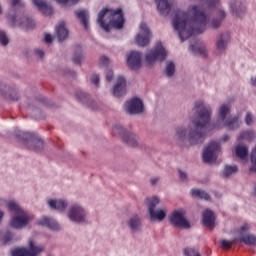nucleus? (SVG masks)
<instances>
[{
	"mask_svg": "<svg viewBox=\"0 0 256 256\" xmlns=\"http://www.w3.org/2000/svg\"><path fill=\"white\" fill-rule=\"evenodd\" d=\"M194 115L191 118V124L187 127L179 126L176 128L174 139L178 143L188 141L190 145H199L205 141V135L210 129H221L225 125V121L231 115V102H224L218 107V118L213 126H211V116L213 109L209 104H205L203 100H197L194 104Z\"/></svg>",
	"mask_w": 256,
	"mask_h": 256,
	"instance_id": "f257e3e1",
	"label": "nucleus"
},
{
	"mask_svg": "<svg viewBox=\"0 0 256 256\" xmlns=\"http://www.w3.org/2000/svg\"><path fill=\"white\" fill-rule=\"evenodd\" d=\"M215 9V17L211 19V14L200 4H192L186 11L177 10L172 19L174 30L178 33L181 41H187L192 35L204 33L207 27L219 29L227 17V11L221 6Z\"/></svg>",
	"mask_w": 256,
	"mask_h": 256,
	"instance_id": "f03ea898",
	"label": "nucleus"
},
{
	"mask_svg": "<svg viewBox=\"0 0 256 256\" xmlns=\"http://www.w3.org/2000/svg\"><path fill=\"white\" fill-rule=\"evenodd\" d=\"M97 23L101 29L109 33L111 27H114V29H123L125 18L123 17L121 8L116 10L104 8L98 14Z\"/></svg>",
	"mask_w": 256,
	"mask_h": 256,
	"instance_id": "7ed1b4c3",
	"label": "nucleus"
},
{
	"mask_svg": "<svg viewBox=\"0 0 256 256\" xmlns=\"http://www.w3.org/2000/svg\"><path fill=\"white\" fill-rule=\"evenodd\" d=\"M4 203L8 211L12 213L10 219V227H12V229H23L24 227H27L33 219H35V215L30 214L21 208V205H19L17 201L9 200L4 201Z\"/></svg>",
	"mask_w": 256,
	"mask_h": 256,
	"instance_id": "20e7f679",
	"label": "nucleus"
},
{
	"mask_svg": "<svg viewBox=\"0 0 256 256\" xmlns=\"http://www.w3.org/2000/svg\"><path fill=\"white\" fill-rule=\"evenodd\" d=\"M147 213L150 221H163L167 217L166 208H158L160 200L157 196H151L145 199Z\"/></svg>",
	"mask_w": 256,
	"mask_h": 256,
	"instance_id": "39448f33",
	"label": "nucleus"
},
{
	"mask_svg": "<svg viewBox=\"0 0 256 256\" xmlns=\"http://www.w3.org/2000/svg\"><path fill=\"white\" fill-rule=\"evenodd\" d=\"M67 217L72 223L83 225L89 221V212L81 204H71L68 207Z\"/></svg>",
	"mask_w": 256,
	"mask_h": 256,
	"instance_id": "423d86ee",
	"label": "nucleus"
},
{
	"mask_svg": "<svg viewBox=\"0 0 256 256\" xmlns=\"http://www.w3.org/2000/svg\"><path fill=\"white\" fill-rule=\"evenodd\" d=\"M185 215L186 213L184 209L174 210L168 216L170 225H173V227H179L180 229H190L191 225Z\"/></svg>",
	"mask_w": 256,
	"mask_h": 256,
	"instance_id": "0eeeda50",
	"label": "nucleus"
},
{
	"mask_svg": "<svg viewBox=\"0 0 256 256\" xmlns=\"http://www.w3.org/2000/svg\"><path fill=\"white\" fill-rule=\"evenodd\" d=\"M228 9L233 17L243 19L247 15V2L245 0H229Z\"/></svg>",
	"mask_w": 256,
	"mask_h": 256,
	"instance_id": "6e6552de",
	"label": "nucleus"
},
{
	"mask_svg": "<svg viewBox=\"0 0 256 256\" xmlns=\"http://www.w3.org/2000/svg\"><path fill=\"white\" fill-rule=\"evenodd\" d=\"M165 57H167V51L163 47V44L158 42L155 47L145 55V61L148 65H153L155 61H165Z\"/></svg>",
	"mask_w": 256,
	"mask_h": 256,
	"instance_id": "1a4fd4ad",
	"label": "nucleus"
},
{
	"mask_svg": "<svg viewBox=\"0 0 256 256\" xmlns=\"http://www.w3.org/2000/svg\"><path fill=\"white\" fill-rule=\"evenodd\" d=\"M29 249L27 248H16L11 251L12 256H37L39 253H43L45 248L43 246L35 245V241L30 239L28 242Z\"/></svg>",
	"mask_w": 256,
	"mask_h": 256,
	"instance_id": "9d476101",
	"label": "nucleus"
},
{
	"mask_svg": "<svg viewBox=\"0 0 256 256\" xmlns=\"http://www.w3.org/2000/svg\"><path fill=\"white\" fill-rule=\"evenodd\" d=\"M219 151H221V145L218 142L212 141L206 145L202 153L204 163H215Z\"/></svg>",
	"mask_w": 256,
	"mask_h": 256,
	"instance_id": "9b49d317",
	"label": "nucleus"
},
{
	"mask_svg": "<svg viewBox=\"0 0 256 256\" xmlns=\"http://www.w3.org/2000/svg\"><path fill=\"white\" fill-rule=\"evenodd\" d=\"M114 135H117V133L122 137V140L126 145H129V147H139V138L137 135H135L132 132L127 131L125 128L121 126H115L113 128Z\"/></svg>",
	"mask_w": 256,
	"mask_h": 256,
	"instance_id": "f8f14e48",
	"label": "nucleus"
},
{
	"mask_svg": "<svg viewBox=\"0 0 256 256\" xmlns=\"http://www.w3.org/2000/svg\"><path fill=\"white\" fill-rule=\"evenodd\" d=\"M21 135L25 147H28L31 151H41L43 149L44 142L42 139L25 132H21ZM21 135H19V137H21Z\"/></svg>",
	"mask_w": 256,
	"mask_h": 256,
	"instance_id": "ddd939ff",
	"label": "nucleus"
},
{
	"mask_svg": "<svg viewBox=\"0 0 256 256\" xmlns=\"http://www.w3.org/2000/svg\"><path fill=\"white\" fill-rule=\"evenodd\" d=\"M139 33L135 37V43L138 44L139 47H147V45L151 41V30L149 26L145 22H142L139 26Z\"/></svg>",
	"mask_w": 256,
	"mask_h": 256,
	"instance_id": "4468645a",
	"label": "nucleus"
},
{
	"mask_svg": "<svg viewBox=\"0 0 256 256\" xmlns=\"http://www.w3.org/2000/svg\"><path fill=\"white\" fill-rule=\"evenodd\" d=\"M124 109L128 115H139V113H143V101L134 97L125 102Z\"/></svg>",
	"mask_w": 256,
	"mask_h": 256,
	"instance_id": "2eb2a0df",
	"label": "nucleus"
},
{
	"mask_svg": "<svg viewBox=\"0 0 256 256\" xmlns=\"http://www.w3.org/2000/svg\"><path fill=\"white\" fill-rule=\"evenodd\" d=\"M249 229H251V227L249 226V224H244L242 227H240L239 229V241L240 243H245V245H250L252 247H255L256 245V236L253 234H247L249 233Z\"/></svg>",
	"mask_w": 256,
	"mask_h": 256,
	"instance_id": "dca6fc26",
	"label": "nucleus"
},
{
	"mask_svg": "<svg viewBox=\"0 0 256 256\" xmlns=\"http://www.w3.org/2000/svg\"><path fill=\"white\" fill-rule=\"evenodd\" d=\"M229 43H231V34L228 32H223L216 37V50L218 53H223V51H227V47H229Z\"/></svg>",
	"mask_w": 256,
	"mask_h": 256,
	"instance_id": "f3484780",
	"label": "nucleus"
},
{
	"mask_svg": "<svg viewBox=\"0 0 256 256\" xmlns=\"http://www.w3.org/2000/svg\"><path fill=\"white\" fill-rule=\"evenodd\" d=\"M47 205L53 211H59V213H63L69 207V202L65 199H53L50 198L47 200Z\"/></svg>",
	"mask_w": 256,
	"mask_h": 256,
	"instance_id": "a211bd4d",
	"label": "nucleus"
},
{
	"mask_svg": "<svg viewBox=\"0 0 256 256\" xmlns=\"http://www.w3.org/2000/svg\"><path fill=\"white\" fill-rule=\"evenodd\" d=\"M157 11L162 17H167L173 9V0H155Z\"/></svg>",
	"mask_w": 256,
	"mask_h": 256,
	"instance_id": "6ab92c4d",
	"label": "nucleus"
},
{
	"mask_svg": "<svg viewBox=\"0 0 256 256\" xmlns=\"http://www.w3.org/2000/svg\"><path fill=\"white\" fill-rule=\"evenodd\" d=\"M125 93H127V82L124 77L119 76L116 80V84L112 88V95H114V97H123Z\"/></svg>",
	"mask_w": 256,
	"mask_h": 256,
	"instance_id": "aec40b11",
	"label": "nucleus"
},
{
	"mask_svg": "<svg viewBox=\"0 0 256 256\" xmlns=\"http://www.w3.org/2000/svg\"><path fill=\"white\" fill-rule=\"evenodd\" d=\"M127 65L132 71H137L141 67V53L132 51L127 56Z\"/></svg>",
	"mask_w": 256,
	"mask_h": 256,
	"instance_id": "412c9836",
	"label": "nucleus"
},
{
	"mask_svg": "<svg viewBox=\"0 0 256 256\" xmlns=\"http://www.w3.org/2000/svg\"><path fill=\"white\" fill-rule=\"evenodd\" d=\"M126 225L130 231L133 233H139L141 231L143 224L141 222V217L137 214H134L129 217V219L126 221Z\"/></svg>",
	"mask_w": 256,
	"mask_h": 256,
	"instance_id": "4be33fe9",
	"label": "nucleus"
},
{
	"mask_svg": "<svg viewBox=\"0 0 256 256\" xmlns=\"http://www.w3.org/2000/svg\"><path fill=\"white\" fill-rule=\"evenodd\" d=\"M32 3L42 13V15H53V6L45 2V0H32Z\"/></svg>",
	"mask_w": 256,
	"mask_h": 256,
	"instance_id": "5701e85b",
	"label": "nucleus"
},
{
	"mask_svg": "<svg viewBox=\"0 0 256 256\" xmlns=\"http://www.w3.org/2000/svg\"><path fill=\"white\" fill-rule=\"evenodd\" d=\"M38 225H42V227H48V229H51L52 231H59L61 229V226H59V223L55 221V219L43 216L37 221Z\"/></svg>",
	"mask_w": 256,
	"mask_h": 256,
	"instance_id": "b1692460",
	"label": "nucleus"
},
{
	"mask_svg": "<svg viewBox=\"0 0 256 256\" xmlns=\"http://www.w3.org/2000/svg\"><path fill=\"white\" fill-rule=\"evenodd\" d=\"M202 223L206 227L213 229V227H215V213L209 209H206L202 214Z\"/></svg>",
	"mask_w": 256,
	"mask_h": 256,
	"instance_id": "393cba45",
	"label": "nucleus"
},
{
	"mask_svg": "<svg viewBox=\"0 0 256 256\" xmlns=\"http://www.w3.org/2000/svg\"><path fill=\"white\" fill-rule=\"evenodd\" d=\"M55 31L59 41H65L69 37V30L65 27V22H59L55 27Z\"/></svg>",
	"mask_w": 256,
	"mask_h": 256,
	"instance_id": "a878e982",
	"label": "nucleus"
},
{
	"mask_svg": "<svg viewBox=\"0 0 256 256\" xmlns=\"http://www.w3.org/2000/svg\"><path fill=\"white\" fill-rule=\"evenodd\" d=\"M222 127H227L231 131H235V129L241 127V120L239 119V116L228 118L225 120L224 124H222Z\"/></svg>",
	"mask_w": 256,
	"mask_h": 256,
	"instance_id": "bb28decb",
	"label": "nucleus"
},
{
	"mask_svg": "<svg viewBox=\"0 0 256 256\" xmlns=\"http://www.w3.org/2000/svg\"><path fill=\"white\" fill-rule=\"evenodd\" d=\"M77 18L81 21L84 29H89V12L87 10H81L76 13Z\"/></svg>",
	"mask_w": 256,
	"mask_h": 256,
	"instance_id": "cd10ccee",
	"label": "nucleus"
},
{
	"mask_svg": "<svg viewBox=\"0 0 256 256\" xmlns=\"http://www.w3.org/2000/svg\"><path fill=\"white\" fill-rule=\"evenodd\" d=\"M190 49L192 53H195V55H203L204 57H207V48L205 45L201 43H196L195 45H191Z\"/></svg>",
	"mask_w": 256,
	"mask_h": 256,
	"instance_id": "c85d7f7f",
	"label": "nucleus"
},
{
	"mask_svg": "<svg viewBox=\"0 0 256 256\" xmlns=\"http://www.w3.org/2000/svg\"><path fill=\"white\" fill-rule=\"evenodd\" d=\"M235 154L239 159H247L249 155V148L245 145H238L235 149Z\"/></svg>",
	"mask_w": 256,
	"mask_h": 256,
	"instance_id": "c756f323",
	"label": "nucleus"
},
{
	"mask_svg": "<svg viewBox=\"0 0 256 256\" xmlns=\"http://www.w3.org/2000/svg\"><path fill=\"white\" fill-rule=\"evenodd\" d=\"M237 171H239V168H237L236 165L234 166H225L223 172H222V177H224L225 179H227V177H231V175H235V173H237Z\"/></svg>",
	"mask_w": 256,
	"mask_h": 256,
	"instance_id": "7c9ffc66",
	"label": "nucleus"
},
{
	"mask_svg": "<svg viewBox=\"0 0 256 256\" xmlns=\"http://www.w3.org/2000/svg\"><path fill=\"white\" fill-rule=\"evenodd\" d=\"M23 29H33L35 27V21L32 18L24 17L23 21L18 23Z\"/></svg>",
	"mask_w": 256,
	"mask_h": 256,
	"instance_id": "2f4dec72",
	"label": "nucleus"
},
{
	"mask_svg": "<svg viewBox=\"0 0 256 256\" xmlns=\"http://www.w3.org/2000/svg\"><path fill=\"white\" fill-rule=\"evenodd\" d=\"M192 197H198V199H205L206 201H209V194L207 192L200 190V189H192L190 191Z\"/></svg>",
	"mask_w": 256,
	"mask_h": 256,
	"instance_id": "473e14b6",
	"label": "nucleus"
},
{
	"mask_svg": "<svg viewBox=\"0 0 256 256\" xmlns=\"http://www.w3.org/2000/svg\"><path fill=\"white\" fill-rule=\"evenodd\" d=\"M255 139V134H253V131H243L240 133V136L238 137L239 141H253Z\"/></svg>",
	"mask_w": 256,
	"mask_h": 256,
	"instance_id": "72a5a7b5",
	"label": "nucleus"
},
{
	"mask_svg": "<svg viewBox=\"0 0 256 256\" xmlns=\"http://www.w3.org/2000/svg\"><path fill=\"white\" fill-rule=\"evenodd\" d=\"M164 73L166 77H173V75H175V63L171 61L166 62Z\"/></svg>",
	"mask_w": 256,
	"mask_h": 256,
	"instance_id": "f704fd0d",
	"label": "nucleus"
},
{
	"mask_svg": "<svg viewBox=\"0 0 256 256\" xmlns=\"http://www.w3.org/2000/svg\"><path fill=\"white\" fill-rule=\"evenodd\" d=\"M73 61L77 64L83 61V49L81 48V46L76 47L74 51Z\"/></svg>",
	"mask_w": 256,
	"mask_h": 256,
	"instance_id": "c9c22d12",
	"label": "nucleus"
},
{
	"mask_svg": "<svg viewBox=\"0 0 256 256\" xmlns=\"http://www.w3.org/2000/svg\"><path fill=\"white\" fill-rule=\"evenodd\" d=\"M56 3L67 7V6H71V5H75L76 3H79V0H56Z\"/></svg>",
	"mask_w": 256,
	"mask_h": 256,
	"instance_id": "e433bc0d",
	"label": "nucleus"
},
{
	"mask_svg": "<svg viewBox=\"0 0 256 256\" xmlns=\"http://www.w3.org/2000/svg\"><path fill=\"white\" fill-rule=\"evenodd\" d=\"M184 255H185V256H201V255L199 254V251H197V250H195V249H193V248H186V249L184 250Z\"/></svg>",
	"mask_w": 256,
	"mask_h": 256,
	"instance_id": "4c0bfd02",
	"label": "nucleus"
},
{
	"mask_svg": "<svg viewBox=\"0 0 256 256\" xmlns=\"http://www.w3.org/2000/svg\"><path fill=\"white\" fill-rule=\"evenodd\" d=\"M0 43L1 45H9V38L7 37V34H5L4 31L0 30Z\"/></svg>",
	"mask_w": 256,
	"mask_h": 256,
	"instance_id": "58836bf2",
	"label": "nucleus"
},
{
	"mask_svg": "<svg viewBox=\"0 0 256 256\" xmlns=\"http://www.w3.org/2000/svg\"><path fill=\"white\" fill-rule=\"evenodd\" d=\"M246 125H253V113L247 112L245 116Z\"/></svg>",
	"mask_w": 256,
	"mask_h": 256,
	"instance_id": "ea45409f",
	"label": "nucleus"
},
{
	"mask_svg": "<svg viewBox=\"0 0 256 256\" xmlns=\"http://www.w3.org/2000/svg\"><path fill=\"white\" fill-rule=\"evenodd\" d=\"M221 247L222 249H231L233 247V241L222 240Z\"/></svg>",
	"mask_w": 256,
	"mask_h": 256,
	"instance_id": "a19ab883",
	"label": "nucleus"
},
{
	"mask_svg": "<svg viewBox=\"0 0 256 256\" xmlns=\"http://www.w3.org/2000/svg\"><path fill=\"white\" fill-rule=\"evenodd\" d=\"M99 65L100 67H107V65H109V58L102 56L99 60Z\"/></svg>",
	"mask_w": 256,
	"mask_h": 256,
	"instance_id": "79ce46f5",
	"label": "nucleus"
},
{
	"mask_svg": "<svg viewBox=\"0 0 256 256\" xmlns=\"http://www.w3.org/2000/svg\"><path fill=\"white\" fill-rule=\"evenodd\" d=\"M90 83H92V85H95L97 87L99 85V75L93 74L90 78Z\"/></svg>",
	"mask_w": 256,
	"mask_h": 256,
	"instance_id": "37998d69",
	"label": "nucleus"
},
{
	"mask_svg": "<svg viewBox=\"0 0 256 256\" xmlns=\"http://www.w3.org/2000/svg\"><path fill=\"white\" fill-rule=\"evenodd\" d=\"M78 99L82 102V103H87V94L80 92L78 94Z\"/></svg>",
	"mask_w": 256,
	"mask_h": 256,
	"instance_id": "c03bdc74",
	"label": "nucleus"
},
{
	"mask_svg": "<svg viewBox=\"0 0 256 256\" xmlns=\"http://www.w3.org/2000/svg\"><path fill=\"white\" fill-rule=\"evenodd\" d=\"M11 7H23V2L21 0H12Z\"/></svg>",
	"mask_w": 256,
	"mask_h": 256,
	"instance_id": "a18cd8bd",
	"label": "nucleus"
},
{
	"mask_svg": "<svg viewBox=\"0 0 256 256\" xmlns=\"http://www.w3.org/2000/svg\"><path fill=\"white\" fill-rule=\"evenodd\" d=\"M9 99H11L12 101H17L19 99V95H17V92L13 91L10 93Z\"/></svg>",
	"mask_w": 256,
	"mask_h": 256,
	"instance_id": "49530a36",
	"label": "nucleus"
},
{
	"mask_svg": "<svg viewBox=\"0 0 256 256\" xmlns=\"http://www.w3.org/2000/svg\"><path fill=\"white\" fill-rule=\"evenodd\" d=\"M178 173H179V177H180L181 181H187V173H185L181 170H178Z\"/></svg>",
	"mask_w": 256,
	"mask_h": 256,
	"instance_id": "de8ad7c7",
	"label": "nucleus"
},
{
	"mask_svg": "<svg viewBox=\"0 0 256 256\" xmlns=\"http://www.w3.org/2000/svg\"><path fill=\"white\" fill-rule=\"evenodd\" d=\"M44 41H45V43H52L53 37L51 36V34H45Z\"/></svg>",
	"mask_w": 256,
	"mask_h": 256,
	"instance_id": "09e8293b",
	"label": "nucleus"
},
{
	"mask_svg": "<svg viewBox=\"0 0 256 256\" xmlns=\"http://www.w3.org/2000/svg\"><path fill=\"white\" fill-rule=\"evenodd\" d=\"M35 55H37L40 59H43L45 52H43V50H41V49H36Z\"/></svg>",
	"mask_w": 256,
	"mask_h": 256,
	"instance_id": "8fccbe9b",
	"label": "nucleus"
},
{
	"mask_svg": "<svg viewBox=\"0 0 256 256\" xmlns=\"http://www.w3.org/2000/svg\"><path fill=\"white\" fill-rule=\"evenodd\" d=\"M106 79H107V81H111L113 79V72L112 71L107 72Z\"/></svg>",
	"mask_w": 256,
	"mask_h": 256,
	"instance_id": "3c124183",
	"label": "nucleus"
},
{
	"mask_svg": "<svg viewBox=\"0 0 256 256\" xmlns=\"http://www.w3.org/2000/svg\"><path fill=\"white\" fill-rule=\"evenodd\" d=\"M3 241L5 244L9 243L11 241V234L4 236Z\"/></svg>",
	"mask_w": 256,
	"mask_h": 256,
	"instance_id": "603ef678",
	"label": "nucleus"
},
{
	"mask_svg": "<svg viewBox=\"0 0 256 256\" xmlns=\"http://www.w3.org/2000/svg\"><path fill=\"white\" fill-rule=\"evenodd\" d=\"M10 19L12 21L13 26L17 25V17L16 16H10Z\"/></svg>",
	"mask_w": 256,
	"mask_h": 256,
	"instance_id": "864d4df0",
	"label": "nucleus"
},
{
	"mask_svg": "<svg viewBox=\"0 0 256 256\" xmlns=\"http://www.w3.org/2000/svg\"><path fill=\"white\" fill-rule=\"evenodd\" d=\"M158 182H159V178H152L150 180L151 185H157Z\"/></svg>",
	"mask_w": 256,
	"mask_h": 256,
	"instance_id": "5fc2aeb1",
	"label": "nucleus"
},
{
	"mask_svg": "<svg viewBox=\"0 0 256 256\" xmlns=\"http://www.w3.org/2000/svg\"><path fill=\"white\" fill-rule=\"evenodd\" d=\"M251 85H253V87H256V76L251 78Z\"/></svg>",
	"mask_w": 256,
	"mask_h": 256,
	"instance_id": "6e6d98bb",
	"label": "nucleus"
},
{
	"mask_svg": "<svg viewBox=\"0 0 256 256\" xmlns=\"http://www.w3.org/2000/svg\"><path fill=\"white\" fill-rule=\"evenodd\" d=\"M3 215H5V213L0 210V222H1V220L3 219Z\"/></svg>",
	"mask_w": 256,
	"mask_h": 256,
	"instance_id": "4d7b16f0",
	"label": "nucleus"
},
{
	"mask_svg": "<svg viewBox=\"0 0 256 256\" xmlns=\"http://www.w3.org/2000/svg\"><path fill=\"white\" fill-rule=\"evenodd\" d=\"M3 87L7 89V86H4L3 84L0 85V91H3Z\"/></svg>",
	"mask_w": 256,
	"mask_h": 256,
	"instance_id": "13d9d810",
	"label": "nucleus"
},
{
	"mask_svg": "<svg viewBox=\"0 0 256 256\" xmlns=\"http://www.w3.org/2000/svg\"><path fill=\"white\" fill-rule=\"evenodd\" d=\"M227 139H229L228 136H224V137L222 138L223 141H227Z\"/></svg>",
	"mask_w": 256,
	"mask_h": 256,
	"instance_id": "bf43d9fd",
	"label": "nucleus"
},
{
	"mask_svg": "<svg viewBox=\"0 0 256 256\" xmlns=\"http://www.w3.org/2000/svg\"><path fill=\"white\" fill-rule=\"evenodd\" d=\"M3 13V9L1 8V6H0V14H2Z\"/></svg>",
	"mask_w": 256,
	"mask_h": 256,
	"instance_id": "052dcab7",
	"label": "nucleus"
}]
</instances>
